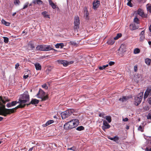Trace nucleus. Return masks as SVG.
<instances>
[{
  "instance_id": "1",
  "label": "nucleus",
  "mask_w": 151,
  "mask_h": 151,
  "mask_svg": "<svg viewBox=\"0 0 151 151\" xmlns=\"http://www.w3.org/2000/svg\"><path fill=\"white\" fill-rule=\"evenodd\" d=\"M29 100V96L27 92H25L24 93L20 96L18 101H13L12 103V106H15L17 103L19 104L15 108L11 109H6L4 104L5 103L2 98L0 96V113L3 114L4 116H6L7 114L14 112L15 110L18 108H22L24 107L26 104L25 103Z\"/></svg>"
},
{
  "instance_id": "2",
  "label": "nucleus",
  "mask_w": 151,
  "mask_h": 151,
  "mask_svg": "<svg viewBox=\"0 0 151 151\" xmlns=\"http://www.w3.org/2000/svg\"><path fill=\"white\" fill-rule=\"evenodd\" d=\"M79 124L78 120L76 119H72L67 122L68 129H71L77 127Z\"/></svg>"
},
{
  "instance_id": "3",
  "label": "nucleus",
  "mask_w": 151,
  "mask_h": 151,
  "mask_svg": "<svg viewBox=\"0 0 151 151\" xmlns=\"http://www.w3.org/2000/svg\"><path fill=\"white\" fill-rule=\"evenodd\" d=\"M36 49L37 50L42 51H49L51 50H54L50 45H40L37 46L36 47Z\"/></svg>"
},
{
  "instance_id": "4",
  "label": "nucleus",
  "mask_w": 151,
  "mask_h": 151,
  "mask_svg": "<svg viewBox=\"0 0 151 151\" xmlns=\"http://www.w3.org/2000/svg\"><path fill=\"white\" fill-rule=\"evenodd\" d=\"M143 95V92H140L134 97L135 104L138 106L141 102Z\"/></svg>"
},
{
  "instance_id": "5",
  "label": "nucleus",
  "mask_w": 151,
  "mask_h": 151,
  "mask_svg": "<svg viewBox=\"0 0 151 151\" xmlns=\"http://www.w3.org/2000/svg\"><path fill=\"white\" fill-rule=\"evenodd\" d=\"M38 98L41 99L42 101H45L48 98L47 95L45 96V93L41 89L39 90L36 96Z\"/></svg>"
},
{
  "instance_id": "6",
  "label": "nucleus",
  "mask_w": 151,
  "mask_h": 151,
  "mask_svg": "<svg viewBox=\"0 0 151 151\" xmlns=\"http://www.w3.org/2000/svg\"><path fill=\"white\" fill-rule=\"evenodd\" d=\"M74 29L77 30L79 28V25L80 24V21L78 16L75 17L74 20Z\"/></svg>"
},
{
  "instance_id": "7",
  "label": "nucleus",
  "mask_w": 151,
  "mask_h": 151,
  "mask_svg": "<svg viewBox=\"0 0 151 151\" xmlns=\"http://www.w3.org/2000/svg\"><path fill=\"white\" fill-rule=\"evenodd\" d=\"M137 13L140 16L143 18H147V14H145L143 10L140 8H139L137 11Z\"/></svg>"
},
{
  "instance_id": "8",
  "label": "nucleus",
  "mask_w": 151,
  "mask_h": 151,
  "mask_svg": "<svg viewBox=\"0 0 151 151\" xmlns=\"http://www.w3.org/2000/svg\"><path fill=\"white\" fill-rule=\"evenodd\" d=\"M151 95V88H148L146 90L144 96V99H146L148 96Z\"/></svg>"
},
{
  "instance_id": "9",
  "label": "nucleus",
  "mask_w": 151,
  "mask_h": 151,
  "mask_svg": "<svg viewBox=\"0 0 151 151\" xmlns=\"http://www.w3.org/2000/svg\"><path fill=\"white\" fill-rule=\"evenodd\" d=\"M110 127V125L108 124L106 121L104 120L103 122V126H102V129L104 130L106 129H108Z\"/></svg>"
},
{
  "instance_id": "10",
  "label": "nucleus",
  "mask_w": 151,
  "mask_h": 151,
  "mask_svg": "<svg viewBox=\"0 0 151 151\" xmlns=\"http://www.w3.org/2000/svg\"><path fill=\"white\" fill-rule=\"evenodd\" d=\"M100 2L99 0L94 1L93 2V8L96 10L99 7L100 5Z\"/></svg>"
},
{
  "instance_id": "11",
  "label": "nucleus",
  "mask_w": 151,
  "mask_h": 151,
  "mask_svg": "<svg viewBox=\"0 0 151 151\" xmlns=\"http://www.w3.org/2000/svg\"><path fill=\"white\" fill-rule=\"evenodd\" d=\"M130 28L131 30H134L138 29L139 27L138 26H136L135 24H132L130 25Z\"/></svg>"
},
{
  "instance_id": "12",
  "label": "nucleus",
  "mask_w": 151,
  "mask_h": 151,
  "mask_svg": "<svg viewBox=\"0 0 151 151\" xmlns=\"http://www.w3.org/2000/svg\"><path fill=\"white\" fill-rule=\"evenodd\" d=\"M131 97L129 96H123L122 98H120L119 100V101H121L123 102L125 101H126L127 100L129 99Z\"/></svg>"
},
{
  "instance_id": "13",
  "label": "nucleus",
  "mask_w": 151,
  "mask_h": 151,
  "mask_svg": "<svg viewBox=\"0 0 151 151\" xmlns=\"http://www.w3.org/2000/svg\"><path fill=\"white\" fill-rule=\"evenodd\" d=\"M84 17L86 19H88L89 18V13L86 8L84 9Z\"/></svg>"
},
{
  "instance_id": "14",
  "label": "nucleus",
  "mask_w": 151,
  "mask_h": 151,
  "mask_svg": "<svg viewBox=\"0 0 151 151\" xmlns=\"http://www.w3.org/2000/svg\"><path fill=\"white\" fill-rule=\"evenodd\" d=\"M74 111L73 109H68L67 110V116H70Z\"/></svg>"
},
{
  "instance_id": "15",
  "label": "nucleus",
  "mask_w": 151,
  "mask_h": 151,
  "mask_svg": "<svg viewBox=\"0 0 151 151\" xmlns=\"http://www.w3.org/2000/svg\"><path fill=\"white\" fill-rule=\"evenodd\" d=\"M48 1L50 5L52 6L53 9H55L56 8V5L53 2L52 0H49Z\"/></svg>"
},
{
  "instance_id": "16",
  "label": "nucleus",
  "mask_w": 151,
  "mask_h": 151,
  "mask_svg": "<svg viewBox=\"0 0 151 151\" xmlns=\"http://www.w3.org/2000/svg\"><path fill=\"white\" fill-rule=\"evenodd\" d=\"M35 68L37 70H41V66L38 63L35 64Z\"/></svg>"
},
{
  "instance_id": "17",
  "label": "nucleus",
  "mask_w": 151,
  "mask_h": 151,
  "mask_svg": "<svg viewBox=\"0 0 151 151\" xmlns=\"http://www.w3.org/2000/svg\"><path fill=\"white\" fill-rule=\"evenodd\" d=\"M64 46V44L63 43H58L55 45L56 48H62Z\"/></svg>"
},
{
  "instance_id": "18",
  "label": "nucleus",
  "mask_w": 151,
  "mask_h": 151,
  "mask_svg": "<svg viewBox=\"0 0 151 151\" xmlns=\"http://www.w3.org/2000/svg\"><path fill=\"white\" fill-rule=\"evenodd\" d=\"M56 62H58V63L63 64L64 66H66V63L65 61L62 60H57Z\"/></svg>"
},
{
  "instance_id": "19",
  "label": "nucleus",
  "mask_w": 151,
  "mask_h": 151,
  "mask_svg": "<svg viewBox=\"0 0 151 151\" xmlns=\"http://www.w3.org/2000/svg\"><path fill=\"white\" fill-rule=\"evenodd\" d=\"M42 14L44 17L50 18L49 15L47 14V12L46 11H44L42 12Z\"/></svg>"
},
{
  "instance_id": "20",
  "label": "nucleus",
  "mask_w": 151,
  "mask_h": 151,
  "mask_svg": "<svg viewBox=\"0 0 151 151\" xmlns=\"http://www.w3.org/2000/svg\"><path fill=\"white\" fill-rule=\"evenodd\" d=\"M61 115L62 119H65L66 118V111H65L62 112L61 114Z\"/></svg>"
},
{
  "instance_id": "21",
  "label": "nucleus",
  "mask_w": 151,
  "mask_h": 151,
  "mask_svg": "<svg viewBox=\"0 0 151 151\" xmlns=\"http://www.w3.org/2000/svg\"><path fill=\"white\" fill-rule=\"evenodd\" d=\"M2 23L6 26H9L10 24V23L9 22H6L5 20L4 19H2L1 20Z\"/></svg>"
},
{
  "instance_id": "22",
  "label": "nucleus",
  "mask_w": 151,
  "mask_h": 151,
  "mask_svg": "<svg viewBox=\"0 0 151 151\" xmlns=\"http://www.w3.org/2000/svg\"><path fill=\"white\" fill-rule=\"evenodd\" d=\"M68 44L69 45H72V46H76V47L78 45V44L76 43L75 42H73V41H71L69 42H68Z\"/></svg>"
},
{
  "instance_id": "23",
  "label": "nucleus",
  "mask_w": 151,
  "mask_h": 151,
  "mask_svg": "<svg viewBox=\"0 0 151 151\" xmlns=\"http://www.w3.org/2000/svg\"><path fill=\"white\" fill-rule=\"evenodd\" d=\"M151 60L148 58H146L145 60V62L146 64L150 65V64Z\"/></svg>"
},
{
  "instance_id": "24",
  "label": "nucleus",
  "mask_w": 151,
  "mask_h": 151,
  "mask_svg": "<svg viewBox=\"0 0 151 151\" xmlns=\"http://www.w3.org/2000/svg\"><path fill=\"white\" fill-rule=\"evenodd\" d=\"M39 101L38 100L35 99H32L31 101V103L33 104H37L38 103Z\"/></svg>"
},
{
  "instance_id": "25",
  "label": "nucleus",
  "mask_w": 151,
  "mask_h": 151,
  "mask_svg": "<svg viewBox=\"0 0 151 151\" xmlns=\"http://www.w3.org/2000/svg\"><path fill=\"white\" fill-rule=\"evenodd\" d=\"M134 22L137 24L139 23V19L137 17H135L134 19Z\"/></svg>"
},
{
  "instance_id": "26",
  "label": "nucleus",
  "mask_w": 151,
  "mask_h": 151,
  "mask_svg": "<svg viewBox=\"0 0 151 151\" xmlns=\"http://www.w3.org/2000/svg\"><path fill=\"white\" fill-rule=\"evenodd\" d=\"M147 11L150 12H151V4H147L146 5Z\"/></svg>"
},
{
  "instance_id": "27",
  "label": "nucleus",
  "mask_w": 151,
  "mask_h": 151,
  "mask_svg": "<svg viewBox=\"0 0 151 151\" xmlns=\"http://www.w3.org/2000/svg\"><path fill=\"white\" fill-rule=\"evenodd\" d=\"M122 36V34L121 33H118L117 34L116 37L114 38V40H117L119 38L121 37Z\"/></svg>"
},
{
  "instance_id": "28",
  "label": "nucleus",
  "mask_w": 151,
  "mask_h": 151,
  "mask_svg": "<svg viewBox=\"0 0 151 151\" xmlns=\"http://www.w3.org/2000/svg\"><path fill=\"white\" fill-rule=\"evenodd\" d=\"M84 127L82 126H79V127H77L76 128V129L77 130L80 131L83 130H84Z\"/></svg>"
},
{
  "instance_id": "29",
  "label": "nucleus",
  "mask_w": 151,
  "mask_h": 151,
  "mask_svg": "<svg viewBox=\"0 0 151 151\" xmlns=\"http://www.w3.org/2000/svg\"><path fill=\"white\" fill-rule=\"evenodd\" d=\"M113 140H112L115 142L117 143H118V140H119V137H118L116 136H115L113 137Z\"/></svg>"
},
{
  "instance_id": "30",
  "label": "nucleus",
  "mask_w": 151,
  "mask_h": 151,
  "mask_svg": "<svg viewBox=\"0 0 151 151\" xmlns=\"http://www.w3.org/2000/svg\"><path fill=\"white\" fill-rule=\"evenodd\" d=\"M132 0H127L128 2L127 4V5L130 7H132L133 6V5L131 3Z\"/></svg>"
},
{
  "instance_id": "31",
  "label": "nucleus",
  "mask_w": 151,
  "mask_h": 151,
  "mask_svg": "<svg viewBox=\"0 0 151 151\" xmlns=\"http://www.w3.org/2000/svg\"><path fill=\"white\" fill-rule=\"evenodd\" d=\"M106 119L108 121L109 123H110L111 122V117L109 116H106Z\"/></svg>"
},
{
  "instance_id": "32",
  "label": "nucleus",
  "mask_w": 151,
  "mask_h": 151,
  "mask_svg": "<svg viewBox=\"0 0 151 151\" xmlns=\"http://www.w3.org/2000/svg\"><path fill=\"white\" fill-rule=\"evenodd\" d=\"M53 122V121L52 120H50L48 121L46 123L45 125L47 126L50 124L52 123Z\"/></svg>"
},
{
  "instance_id": "33",
  "label": "nucleus",
  "mask_w": 151,
  "mask_h": 151,
  "mask_svg": "<svg viewBox=\"0 0 151 151\" xmlns=\"http://www.w3.org/2000/svg\"><path fill=\"white\" fill-rule=\"evenodd\" d=\"M140 50L138 48H135L134 50V53L135 54L139 53L140 52Z\"/></svg>"
},
{
  "instance_id": "34",
  "label": "nucleus",
  "mask_w": 151,
  "mask_h": 151,
  "mask_svg": "<svg viewBox=\"0 0 151 151\" xmlns=\"http://www.w3.org/2000/svg\"><path fill=\"white\" fill-rule=\"evenodd\" d=\"M76 150V148L75 147H73L70 148H68L67 149L68 151H69L70 150L71 151H75Z\"/></svg>"
},
{
  "instance_id": "35",
  "label": "nucleus",
  "mask_w": 151,
  "mask_h": 151,
  "mask_svg": "<svg viewBox=\"0 0 151 151\" xmlns=\"http://www.w3.org/2000/svg\"><path fill=\"white\" fill-rule=\"evenodd\" d=\"M27 72L28 73V74L26 75V74L25 73L24 76H23V78L24 79H26L29 76V74L30 73V71L28 70L27 71Z\"/></svg>"
},
{
  "instance_id": "36",
  "label": "nucleus",
  "mask_w": 151,
  "mask_h": 151,
  "mask_svg": "<svg viewBox=\"0 0 151 151\" xmlns=\"http://www.w3.org/2000/svg\"><path fill=\"white\" fill-rule=\"evenodd\" d=\"M4 41L6 43H7L9 42V39L7 37H3Z\"/></svg>"
},
{
  "instance_id": "37",
  "label": "nucleus",
  "mask_w": 151,
  "mask_h": 151,
  "mask_svg": "<svg viewBox=\"0 0 151 151\" xmlns=\"http://www.w3.org/2000/svg\"><path fill=\"white\" fill-rule=\"evenodd\" d=\"M140 38L139 40L140 41H143L144 40L145 38V37L144 35H140Z\"/></svg>"
},
{
  "instance_id": "38",
  "label": "nucleus",
  "mask_w": 151,
  "mask_h": 151,
  "mask_svg": "<svg viewBox=\"0 0 151 151\" xmlns=\"http://www.w3.org/2000/svg\"><path fill=\"white\" fill-rule=\"evenodd\" d=\"M114 43V41L113 40H109L108 41V43L109 44L112 45Z\"/></svg>"
},
{
  "instance_id": "39",
  "label": "nucleus",
  "mask_w": 151,
  "mask_h": 151,
  "mask_svg": "<svg viewBox=\"0 0 151 151\" xmlns=\"http://www.w3.org/2000/svg\"><path fill=\"white\" fill-rule=\"evenodd\" d=\"M36 3L37 4L40 5L42 4V2L40 0H36Z\"/></svg>"
},
{
  "instance_id": "40",
  "label": "nucleus",
  "mask_w": 151,
  "mask_h": 151,
  "mask_svg": "<svg viewBox=\"0 0 151 151\" xmlns=\"http://www.w3.org/2000/svg\"><path fill=\"white\" fill-rule=\"evenodd\" d=\"M14 2L15 5H18L19 3V0H15Z\"/></svg>"
},
{
  "instance_id": "41",
  "label": "nucleus",
  "mask_w": 151,
  "mask_h": 151,
  "mask_svg": "<svg viewBox=\"0 0 151 151\" xmlns=\"http://www.w3.org/2000/svg\"><path fill=\"white\" fill-rule=\"evenodd\" d=\"M74 62L73 61H71L69 62L67 61V66L70 64L73 63Z\"/></svg>"
},
{
  "instance_id": "42",
  "label": "nucleus",
  "mask_w": 151,
  "mask_h": 151,
  "mask_svg": "<svg viewBox=\"0 0 151 151\" xmlns=\"http://www.w3.org/2000/svg\"><path fill=\"white\" fill-rule=\"evenodd\" d=\"M99 70H102L103 69H104L106 68L105 67V65H104L102 66H99Z\"/></svg>"
},
{
  "instance_id": "43",
  "label": "nucleus",
  "mask_w": 151,
  "mask_h": 151,
  "mask_svg": "<svg viewBox=\"0 0 151 151\" xmlns=\"http://www.w3.org/2000/svg\"><path fill=\"white\" fill-rule=\"evenodd\" d=\"M138 129L139 130H140L142 132H143V128L141 126H139L138 128Z\"/></svg>"
},
{
  "instance_id": "44",
  "label": "nucleus",
  "mask_w": 151,
  "mask_h": 151,
  "mask_svg": "<svg viewBox=\"0 0 151 151\" xmlns=\"http://www.w3.org/2000/svg\"><path fill=\"white\" fill-rule=\"evenodd\" d=\"M147 118L148 119H151V114L149 113L147 116Z\"/></svg>"
},
{
  "instance_id": "45",
  "label": "nucleus",
  "mask_w": 151,
  "mask_h": 151,
  "mask_svg": "<svg viewBox=\"0 0 151 151\" xmlns=\"http://www.w3.org/2000/svg\"><path fill=\"white\" fill-rule=\"evenodd\" d=\"M42 87L43 88H44L45 89H47L48 87L46 84H44L42 86Z\"/></svg>"
},
{
  "instance_id": "46",
  "label": "nucleus",
  "mask_w": 151,
  "mask_h": 151,
  "mask_svg": "<svg viewBox=\"0 0 151 151\" xmlns=\"http://www.w3.org/2000/svg\"><path fill=\"white\" fill-rule=\"evenodd\" d=\"M29 3H27L25 4H24V7L23 8V9H25L27 8L28 5Z\"/></svg>"
},
{
  "instance_id": "47",
  "label": "nucleus",
  "mask_w": 151,
  "mask_h": 151,
  "mask_svg": "<svg viewBox=\"0 0 151 151\" xmlns=\"http://www.w3.org/2000/svg\"><path fill=\"white\" fill-rule=\"evenodd\" d=\"M115 64V63L113 61H110L109 63V64L110 66H112L113 65H114Z\"/></svg>"
},
{
  "instance_id": "48",
  "label": "nucleus",
  "mask_w": 151,
  "mask_h": 151,
  "mask_svg": "<svg viewBox=\"0 0 151 151\" xmlns=\"http://www.w3.org/2000/svg\"><path fill=\"white\" fill-rule=\"evenodd\" d=\"M7 106L8 107H10L11 106H12V103H9L7 104H6Z\"/></svg>"
},
{
  "instance_id": "49",
  "label": "nucleus",
  "mask_w": 151,
  "mask_h": 151,
  "mask_svg": "<svg viewBox=\"0 0 151 151\" xmlns=\"http://www.w3.org/2000/svg\"><path fill=\"white\" fill-rule=\"evenodd\" d=\"M134 71L135 72H136L137 70V66L136 65H135L134 67Z\"/></svg>"
},
{
  "instance_id": "50",
  "label": "nucleus",
  "mask_w": 151,
  "mask_h": 151,
  "mask_svg": "<svg viewBox=\"0 0 151 151\" xmlns=\"http://www.w3.org/2000/svg\"><path fill=\"white\" fill-rule=\"evenodd\" d=\"M145 31H142L140 33V35H144Z\"/></svg>"
},
{
  "instance_id": "51",
  "label": "nucleus",
  "mask_w": 151,
  "mask_h": 151,
  "mask_svg": "<svg viewBox=\"0 0 151 151\" xmlns=\"http://www.w3.org/2000/svg\"><path fill=\"white\" fill-rule=\"evenodd\" d=\"M128 120V119L127 118H125L123 119V121L124 122H127Z\"/></svg>"
},
{
  "instance_id": "52",
  "label": "nucleus",
  "mask_w": 151,
  "mask_h": 151,
  "mask_svg": "<svg viewBox=\"0 0 151 151\" xmlns=\"http://www.w3.org/2000/svg\"><path fill=\"white\" fill-rule=\"evenodd\" d=\"M19 66V64L18 63H17L15 65V68L16 69H17L18 68Z\"/></svg>"
},
{
  "instance_id": "53",
  "label": "nucleus",
  "mask_w": 151,
  "mask_h": 151,
  "mask_svg": "<svg viewBox=\"0 0 151 151\" xmlns=\"http://www.w3.org/2000/svg\"><path fill=\"white\" fill-rule=\"evenodd\" d=\"M148 103L150 104L151 105V97L149 99Z\"/></svg>"
},
{
  "instance_id": "54",
  "label": "nucleus",
  "mask_w": 151,
  "mask_h": 151,
  "mask_svg": "<svg viewBox=\"0 0 151 151\" xmlns=\"http://www.w3.org/2000/svg\"><path fill=\"white\" fill-rule=\"evenodd\" d=\"M104 114L102 113H100L99 114V116L100 117H103L104 116Z\"/></svg>"
},
{
  "instance_id": "55",
  "label": "nucleus",
  "mask_w": 151,
  "mask_h": 151,
  "mask_svg": "<svg viewBox=\"0 0 151 151\" xmlns=\"http://www.w3.org/2000/svg\"><path fill=\"white\" fill-rule=\"evenodd\" d=\"M145 150L147 151H151V147L150 149L147 147L146 148Z\"/></svg>"
},
{
  "instance_id": "56",
  "label": "nucleus",
  "mask_w": 151,
  "mask_h": 151,
  "mask_svg": "<svg viewBox=\"0 0 151 151\" xmlns=\"http://www.w3.org/2000/svg\"><path fill=\"white\" fill-rule=\"evenodd\" d=\"M108 138L109 139L112 140H113V138L111 137L110 136H108Z\"/></svg>"
},
{
  "instance_id": "57",
  "label": "nucleus",
  "mask_w": 151,
  "mask_h": 151,
  "mask_svg": "<svg viewBox=\"0 0 151 151\" xmlns=\"http://www.w3.org/2000/svg\"><path fill=\"white\" fill-rule=\"evenodd\" d=\"M149 30L150 31V32H151V24H150V26L149 27Z\"/></svg>"
},
{
  "instance_id": "58",
  "label": "nucleus",
  "mask_w": 151,
  "mask_h": 151,
  "mask_svg": "<svg viewBox=\"0 0 151 151\" xmlns=\"http://www.w3.org/2000/svg\"><path fill=\"white\" fill-rule=\"evenodd\" d=\"M33 147H32L31 148H30L29 150V151H32V150H33Z\"/></svg>"
},
{
  "instance_id": "59",
  "label": "nucleus",
  "mask_w": 151,
  "mask_h": 151,
  "mask_svg": "<svg viewBox=\"0 0 151 151\" xmlns=\"http://www.w3.org/2000/svg\"><path fill=\"white\" fill-rule=\"evenodd\" d=\"M36 2V0H34L32 1V3L34 4H35Z\"/></svg>"
},
{
  "instance_id": "60",
  "label": "nucleus",
  "mask_w": 151,
  "mask_h": 151,
  "mask_svg": "<svg viewBox=\"0 0 151 151\" xmlns=\"http://www.w3.org/2000/svg\"><path fill=\"white\" fill-rule=\"evenodd\" d=\"M30 46L32 49L34 48V47L32 45H31Z\"/></svg>"
},
{
  "instance_id": "61",
  "label": "nucleus",
  "mask_w": 151,
  "mask_h": 151,
  "mask_svg": "<svg viewBox=\"0 0 151 151\" xmlns=\"http://www.w3.org/2000/svg\"><path fill=\"white\" fill-rule=\"evenodd\" d=\"M16 14V12H14V13H13L12 14V16H15V15Z\"/></svg>"
},
{
  "instance_id": "62",
  "label": "nucleus",
  "mask_w": 151,
  "mask_h": 151,
  "mask_svg": "<svg viewBox=\"0 0 151 151\" xmlns=\"http://www.w3.org/2000/svg\"><path fill=\"white\" fill-rule=\"evenodd\" d=\"M148 43L150 45H151V41H149L148 42Z\"/></svg>"
},
{
  "instance_id": "63",
  "label": "nucleus",
  "mask_w": 151,
  "mask_h": 151,
  "mask_svg": "<svg viewBox=\"0 0 151 151\" xmlns=\"http://www.w3.org/2000/svg\"><path fill=\"white\" fill-rule=\"evenodd\" d=\"M105 65V68H106V67H107L108 66H109V65L108 64H107L106 65Z\"/></svg>"
},
{
  "instance_id": "64",
  "label": "nucleus",
  "mask_w": 151,
  "mask_h": 151,
  "mask_svg": "<svg viewBox=\"0 0 151 151\" xmlns=\"http://www.w3.org/2000/svg\"><path fill=\"white\" fill-rule=\"evenodd\" d=\"M3 119V118L0 116V121L2 120Z\"/></svg>"
}]
</instances>
